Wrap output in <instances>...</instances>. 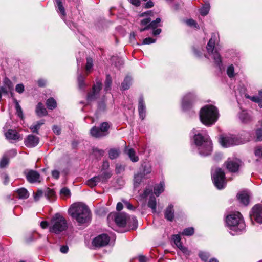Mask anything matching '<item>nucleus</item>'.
<instances>
[{
  "instance_id": "obj_2",
  "label": "nucleus",
  "mask_w": 262,
  "mask_h": 262,
  "mask_svg": "<svg viewBox=\"0 0 262 262\" xmlns=\"http://www.w3.org/2000/svg\"><path fill=\"white\" fill-rule=\"evenodd\" d=\"M68 212L79 225L88 223L91 220L90 210L86 205L81 203L73 204L69 208Z\"/></svg>"
},
{
  "instance_id": "obj_35",
  "label": "nucleus",
  "mask_w": 262,
  "mask_h": 262,
  "mask_svg": "<svg viewBox=\"0 0 262 262\" xmlns=\"http://www.w3.org/2000/svg\"><path fill=\"white\" fill-rule=\"evenodd\" d=\"M101 183H105L107 180L111 177L112 173L109 171H104L102 174L99 175Z\"/></svg>"
},
{
  "instance_id": "obj_55",
  "label": "nucleus",
  "mask_w": 262,
  "mask_h": 262,
  "mask_svg": "<svg viewBox=\"0 0 262 262\" xmlns=\"http://www.w3.org/2000/svg\"><path fill=\"white\" fill-rule=\"evenodd\" d=\"M93 153L96 156L101 157L103 155L104 151L102 149L95 148L93 149Z\"/></svg>"
},
{
  "instance_id": "obj_53",
  "label": "nucleus",
  "mask_w": 262,
  "mask_h": 262,
  "mask_svg": "<svg viewBox=\"0 0 262 262\" xmlns=\"http://www.w3.org/2000/svg\"><path fill=\"white\" fill-rule=\"evenodd\" d=\"M256 140L257 141H262V129L259 128L256 130Z\"/></svg>"
},
{
  "instance_id": "obj_28",
  "label": "nucleus",
  "mask_w": 262,
  "mask_h": 262,
  "mask_svg": "<svg viewBox=\"0 0 262 262\" xmlns=\"http://www.w3.org/2000/svg\"><path fill=\"white\" fill-rule=\"evenodd\" d=\"M164 182H160L159 184L156 185L154 187V193L158 196L164 190Z\"/></svg>"
},
{
  "instance_id": "obj_32",
  "label": "nucleus",
  "mask_w": 262,
  "mask_h": 262,
  "mask_svg": "<svg viewBox=\"0 0 262 262\" xmlns=\"http://www.w3.org/2000/svg\"><path fill=\"white\" fill-rule=\"evenodd\" d=\"M17 193L18 198L21 199H27L29 196V194L27 190L24 188L18 189L17 190Z\"/></svg>"
},
{
  "instance_id": "obj_24",
  "label": "nucleus",
  "mask_w": 262,
  "mask_h": 262,
  "mask_svg": "<svg viewBox=\"0 0 262 262\" xmlns=\"http://www.w3.org/2000/svg\"><path fill=\"white\" fill-rule=\"evenodd\" d=\"M36 113L39 117L45 116L48 114L46 108L44 107L42 103L39 102L36 107Z\"/></svg>"
},
{
  "instance_id": "obj_63",
  "label": "nucleus",
  "mask_w": 262,
  "mask_h": 262,
  "mask_svg": "<svg viewBox=\"0 0 262 262\" xmlns=\"http://www.w3.org/2000/svg\"><path fill=\"white\" fill-rule=\"evenodd\" d=\"M139 262H148L149 258L144 255H139L138 256Z\"/></svg>"
},
{
  "instance_id": "obj_19",
  "label": "nucleus",
  "mask_w": 262,
  "mask_h": 262,
  "mask_svg": "<svg viewBox=\"0 0 262 262\" xmlns=\"http://www.w3.org/2000/svg\"><path fill=\"white\" fill-rule=\"evenodd\" d=\"M6 138L9 140H19L21 139L18 133L15 130L9 129L5 133Z\"/></svg>"
},
{
  "instance_id": "obj_49",
  "label": "nucleus",
  "mask_w": 262,
  "mask_h": 262,
  "mask_svg": "<svg viewBox=\"0 0 262 262\" xmlns=\"http://www.w3.org/2000/svg\"><path fill=\"white\" fill-rule=\"evenodd\" d=\"M194 230L192 227H189L185 229L182 234L186 236H191L194 234Z\"/></svg>"
},
{
  "instance_id": "obj_7",
  "label": "nucleus",
  "mask_w": 262,
  "mask_h": 262,
  "mask_svg": "<svg viewBox=\"0 0 262 262\" xmlns=\"http://www.w3.org/2000/svg\"><path fill=\"white\" fill-rule=\"evenodd\" d=\"M216 37L215 34L213 33L211 35V37L206 46V49L209 56L214 60L215 64L220 68L222 65L221 57L218 51L214 49Z\"/></svg>"
},
{
  "instance_id": "obj_45",
  "label": "nucleus",
  "mask_w": 262,
  "mask_h": 262,
  "mask_svg": "<svg viewBox=\"0 0 262 262\" xmlns=\"http://www.w3.org/2000/svg\"><path fill=\"white\" fill-rule=\"evenodd\" d=\"M160 22L161 19L160 18H157L156 20L150 21V23L148 25L149 29L152 28L155 29L157 28L158 27L160 26Z\"/></svg>"
},
{
  "instance_id": "obj_9",
  "label": "nucleus",
  "mask_w": 262,
  "mask_h": 262,
  "mask_svg": "<svg viewBox=\"0 0 262 262\" xmlns=\"http://www.w3.org/2000/svg\"><path fill=\"white\" fill-rule=\"evenodd\" d=\"M196 96L194 93H187L182 99V108L183 111H187L190 110L196 100Z\"/></svg>"
},
{
  "instance_id": "obj_50",
  "label": "nucleus",
  "mask_w": 262,
  "mask_h": 262,
  "mask_svg": "<svg viewBox=\"0 0 262 262\" xmlns=\"http://www.w3.org/2000/svg\"><path fill=\"white\" fill-rule=\"evenodd\" d=\"M227 74L230 78L234 77V68L233 65L229 66L227 69Z\"/></svg>"
},
{
  "instance_id": "obj_33",
  "label": "nucleus",
  "mask_w": 262,
  "mask_h": 262,
  "mask_svg": "<svg viewBox=\"0 0 262 262\" xmlns=\"http://www.w3.org/2000/svg\"><path fill=\"white\" fill-rule=\"evenodd\" d=\"M142 166L143 168V172L142 173L145 177V176L151 173L152 171L151 165L149 163L144 162Z\"/></svg>"
},
{
  "instance_id": "obj_36",
  "label": "nucleus",
  "mask_w": 262,
  "mask_h": 262,
  "mask_svg": "<svg viewBox=\"0 0 262 262\" xmlns=\"http://www.w3.org/2000/svg\"><path fill=\"white\" fill-rule=\"evenodd\" d=\"M47 107L50 110H53L57 107L56 100L53 98H49L46 102Z\"/></svg>"
},
{
  "instance_id": "obj_64",
  "label": "nucleus",
  "mask_w": 262,
  "mask_h": 262,
  "mask_svg": "<svg viewBox=\"0 0 262 262\" xmlns=\"http://www.w3.org/2000/svg\"><path fill=\"white\" fill-rule=\"evenodd\" d=\"M152 193V190L150 189H146L143 194H142V196L143 198H146L148 195H149L150 193Z\"/></svg>"
},
{
  "instance_id": "obj_41",
  "label": "nucleus",
  "mask_w": 262,
  "mask_h": 262,
  "mask_svg": "<svg viewBox=\"0 0 262 262\" xmlns=\"http://www.w3.org/2000/svg\"><path fill=\"white\" fill-rule=\"evenodd\" d=\"M112 78L110 75H107L105 81V91H108L111 90L112 84Z\"/></svg>"
},
{
  "instance_id": "obj_61",
  "label": "nucleus",
  "mask_w": 262,
  "mask_h": 262,
  "mask_svg": "<svg viewBox=\"0 0 262 262\" xmlns=\"http://www.w3.org/2000/svg\"><path fill=\"white\" fill-rule=\"evenodd\" d=\"M0 90L2 93H3V94L7 95L8 94L9 92H11L12 91L11 90H9V89L7 88L4 85H3L0 88Z\"/></svg>"
},
{
  "instance_id": "obj_42",
  "label": "nucleus",
  "mask_w": 262,
  "mask_h": 262,
  "mask_svg": "<svg viewBox=\"0 0 262 262\" xmlns=\"http://www.w3.org/2000/svg\"><path fill=\"white\" fill-rule=\"evenodd\" d=\"M15 107L16 110V114L17 116L21 118V119H23L24 118V115L23 113V110L21 108V106L18 103V102L17 100H15Z\"/></svg>"
},
{
  "instance_id": "obj_8",
  "label": "nucleus",
  "mask_w": 262,
  "mask_h": 262,
  "mask_svg": "<svg viewBox=\"0 0 262 262\" xmlns=\"http://www.w3.org/2000/svg\"><path fill=\"white\" fill-rule=\"evenodd\" d=\"M211 177L215 186L218 189H223L226 186L225 174L220 168L212 169Z\"/></svg>"
},
{
  "instance_id": "obj_31",
  "label": "nucleus",
  "mask_w": 262,
  "mask_h": 262,
  "mask_svg": "<svg viewBox=\"0 0 262 262\" xmlns=\"http://www.w3.org/2000/svg\"><path fill=\"white\" fill-rule=\"evenodd\" d=\"M157 202L156 198L154 196H151L148 202V206L151 209L153 213H156Z\"/></svg>"
},
{
  "instance_id": "obj_38",
  "label": "nucleus",
  "mask_w": 262,
  "mask_h": 262,
  "mask_svg": "<svg viewBox=\"0 0 262 262\" xmlns=\"http://www.w3.org/2000/svg\"><path fill=\"white\" fill-rule=\"evenodd\" d=\"M45 195L49 201H52L54 200L55 193L53 190L47 188L45 191Z\"/></svg>"
},
{
  "instance_id": "obj_39",
  "label": "nucleus",
  "mask_w": 262,
  "mask_h": 262,
  "mask_svg": "<svg viewBox=\"0 0 262 262\" xmlns=\"http://www.w3.org/2000/svg\"><path fill=\"white\" fill-rule=\"evenodd\" d=\"M172 240L173 241L174 244L179 249L183 246L181 240V237L179 234L173 235Z\"/></svg>"
},
{
  "instance_id": "obj_57",
  "label": "nucleus",
  "mask_w": 262,
  "mask_h": 262,
  "mask_svg": "<svg viewBox=\"0 0 262 262\" xmlns=\"http://www.w3.org/2000/svg\"><path fill=\"white\" fill-rule=\"evenodd\" d=\"M156 39L151 37H147L145 38L142 42L143 45H148L154 43L156 42Z\"/></svg>"
},
{
  "instance_id": "obj_11",
  "label": "nucleus",
  "mask_w": 262,
  "mask_h": 262,
  "mask_svg": "<svg viewBox=\"0 0 262 262\" xmlns=\"http://www.w3.org/2000/svg\"><path fill=\"white\" fill-rule=\"evenodd\" d=\"M108 217L109 219H114L116 224L120 227L125 226L128 219L127 214L123 212L110 214Z\"/></svg>"
},
{
  "instance_id": "obj_56",
  "label": "nucleus",
  "mask_w": 262,
  "mask_h": 262,
  "mask_svg": "<svg viewBox=\"0 0 262 262\" xmlns=\"http://www.w3.org/2000/svg\"><path fill=\"white\" fill-rule=\"evenodd\" d=\"M186 23L187 25H188L190 27H194L196 28H199V26L197 25V23L193 19H188L186 21Z\"/></svg>"
},
{
  "instance_id": "obj_47",
  "label": "nucleus",
  "mask_w": 262,
  "mask_h": 262,
  "mask_svg": "<svg viewBox=\"0 0 262 262\" xmlns=\"http://www.w3.org/2000/svg\"><path fill=\"white\" fill-rule=\"evenodd\" d=\"M144 177H145L142 173H139L135 174L134 179L135 185L139 184L142 181L143 178Z\"/></svg>"
},
{
  "instance_id": "obj_12",
  "label": "nucleus",
  "mask_w": 262,
  "mask_h": 262,
  "mask_svg": "<svg viewBox=\"0 0 262 262\" xmlns=\"http://www.w3.org/2000/svg\"><path fill=\"white\" fill-rule=\"evenodd\" d=\"M241 161L237 158H229L226 163L227 168L231 172H235L238 170L241 165Z\"/></svg>"
},
{
  "instance_id": "obj_16",
  "label": "nucleus",
  "mask_w": 262,
  "mask_h": 262,
  "mask_svg": "<svg viewBox=\"0 0 262 262\" xmlns=\"http://www.w3.org/2000/svg\"><path fill=\"white\" fill-rule=\"evenodd\" d=\"M102 82L101 81H97L96 83L93 86L92 92L89 93L87 96V99L89 101L93 100L96 99L99 94L100 91L102 89Z\"/></svg>"
},
{
  "instance_id": "obj_59",
  "label": "nucleus",
  "mask_w": 262,
  "mask_h": 262,
  "mask_svg": "<svg viewBox=\"0 0 262 262\" xmlns=\"http://www.w3.org/2000/svg\"><path fill=\"white\" fill-rule=\"evenodd\" d=\"M186 255L189 256L191 254V251L187 247L183 246L179 249Z\"/></svg>"
},
{
  "instance_id": "obj_18",
  "label": "nucleus",
  "mask_w": 262,
  "mask_h": 262,
  "mask_svg": "<svg viewBox=\"0 0 262 262\" xmlns=\"http://www.w3.org/2000/svg\"><path fill=\"white\" fill-rule=\"evenodd\" d=\"M138 112L140 118L143 120L146 117V106L144 98L141 96L138 100Z\"/></svg>"
},
{
  "instance_id": "obj_26",
  "label": "nucleus",
  "mask_w": 262,
  "mask_h": 262,
  "mask_svg": "<svg viewBox=\"0 0 262 262\" xmlns=\"http://www.w3.org/2000/svg\"><path fill=\"white\" fill-rule=\"evenodd\" d=\"M55 2L58 8L57 12L60 13L62 19H63V17L66 16V13L63 6L62 2L61 0H55Z\"/></svg>"
},
{
  "instance_id": "obj_15",
  "label": "nucleus",
  "mask_w": 262,
  "mask_h": 262,
  "mask_svg": "<svg viewBox=\"0 0 262 262\" xmlns=\"http://www.w3.org/2000/svg\"><path fill=\"white\" fill-rule=\"evenodd\" d=\"M25 174L27 181L30 183L40 182V177L39 173L33 170H27Z\"/></svg>"
},
{
  "instance_id": "obj_17",
  "label": "nucleus",
  "mask_w": 262,
  "mask_h": 262,
  "mask_svg": "<svg viewBox=\"0 0 262 262\" xmlns=\"http://www.w3.org/2000/svg\"><path fill=\"white\" fill-rule=\"evenodd\" d=\"M39 141V138L33 135H29L24 140L25 145L29 148L36 146Z\"/></svg>"
},
{
  "instance_id": "obj_4",
  "label": "nucleus",
  "mask_w": 262,
  "mask_h": 262,
  "mask_svg": "<svg viewBox=\"0 0 262 262\" xmlns=\"http://www.w3.org/2000/svg\"><path fill=\"white\" fill-rule=\"evenodd\" d=\"M219 116L218 109L213 105H206L200 111V121L206 126H210L215 124Z\"/></svg>"
},
{
  "instance_id": "obj_48",
  "label": "nucleus",
  "mask_w": 262,
  "mask_h": 262,
  "mask_svg": "<svg viewBox=\"0 0 262 262\" xmlns=\"http://www.w3.org/2000/svg\"><path fill=\"white\" fill-rule=\"evenodd\" d=\"M84 80V77L81 74H79L78 76L77 80L78 82V86L80 89H83L85 86Z\"/></svg>"
},
{
  "instance_id": "obj_34",
  "label": "nucleus",
  "mask_w": 262,
  "mask_h": 262,
  "mask_svg": "<svg viewBox=\"0 0 262 262\" xmlns=\"http://www.w3.org/2000/svg\"><path fill=\"white\" fill-rule=\"evenodd\" d=\"M239 119L244 123H247L251 120V117L247 111H242L239 114Z\"/></svg>"
},
{
  "instance_id": "obj_27",
  "label": "nucleus",
  "mask_w": 262,
  "mask_h": 262,
  "mask_svg": "<svg viewBox=\"0 0 262 262\" xmlns=\"http://www.w3.org/2000/svg\"><path fill=\"white\" fill-rule=\"evenodd\" d=\"M204 5L200 9V14L203 16L206 15L208 13L210 9V5L209 3L207 1L203 0Z\"/></svg>"
},
{
  "instance_id": "obj_52",
  "label": "nucleus",
  "mask_w": 262,
  "mask_h": 262,
  "mask_svg": "<svg viewBox=\"0 0 262 262\" xmlns=\"http://www.w3.org/2000/svg\"><path fill=\"white\" fill-rule=\"evenodd\" d=\"M17 151L15 149H11L7 151L6 154H4V155L6 156L9 159L10 158L15 157Z\"/></svg>"
},
{
  "instance_id": "obj_25",
  "label": "nucleus",
  "mask_w": 262,
  "mask_h": 262,
  "mask_svg": "<svg viewBox=\"0 0 262 262\" xmlns=\"http://www.w3.org/2000/svg\"><path fill=\"white\" fill-rule=\"evenodd\" d=\"M100 182H101V180L99 175H98L88 180L86 184L92 188L96 186Z\"/></svg>"
},
{
  "instance_id": "obj_46",
  "label": "nucleus",
  "mask_w": 262,
  "mask_h": 262,
  "mask_svg": "<svg viewBox=\"0 0 262 262\" xmlns=\"http://www.w3.org/2000/svg\"><path fill=\"white\" fill-rule=\"evenodd\" d=\"M93 67V61L90 57L86 58V63L85 66L86 72L88 73Z\"/></svg>"
},
{
  "instance_id": "obj_13",
  "label": "nucleus",
  "mask_w": 262,
  "mask_h": 262,
  "mask_svg": "<svg viewBox=\"0 0 262 262\" xmlns=\"http://www.w3.org/2000/svg\"><path fill=\"white\" fill-rule=\"evenodd\" d=\"M110 240V238L108 235L106 234H102L94 239L93 244L95 247H103L108 244Z\"/></svg>"
},
{
  "instance_id": "obj_40",
  "label": "nucleus",
  "mask_w": 262,
  "mask_h": 262,
  "mask_svg": "<svg viewBox=\"0 0 262 262\" xmlns=\"http://www.w3.org/2000/svg\"><path fill=\"white\" fill-rule=\"evenodd\" d=\"M198 255L201 259L205 262H206L210 257V254L209 252L204 251H200Z\"/></svg>"
},
{
  "instance_id": "obj_44",
  "label": "nucleus",
  "mask_w": 262,
  "mask_h": 262,
  "mask_svg": "<svg viewBox=\"0 0 262 262\" xmlns=\"http://www.w3.org/2000/svg\"><path fill=\"white\" fill-rule=\"evenodd\" d=\"M9 162V158L4 155L2 158L0 160V168H3L8 165Z\"/></svg>"
},
{
  "instance_id": "obj_43",
  "label": "nucleus",
  "mask_w": 262,
  "mask_h": 262,
  "mask_svg": "<svg viewBox=\"0 0 262 262\" xmlns=\"http://www.w3.org/2000/svg\"><path fill=\"white\" fill-rule=\"evenodd\" d=\"M3 85L11 91L13 89V85L11 81L7 77H5L3 80Z\"/></svg>"
},
{
  "instance_id": "obj_60",
  "label": "nucleus",
  "mask_w": 262,
  "mask_h": 262,
  "mask_svg": "<svg viewBox=\"0 0 262 262\" xmlns=\"http://www.w3.org/2000/svg\"><path fill=\"white\" fill-rule=\"evenodd\" d=\"M60 194L64 196H69L70 195V191L67 188H63L60 190Z\"/></svg>"
},
{
  "instance_id": "obj_5",
  "label": "nucleus",
  "mask_w": 262,
  "mask_h": 262,
  "mask_svg": "<svg viewBox=\"0 0 262 262\" xmlns=\"http://www.w3.org/2000/svg\"><path fill=\"white\" fill-rule=\"evenodd\" d=\"M68 225L64 217L59 213H56L51 220L49 232L55 234H60L66 231Z\"/></svg>"
},
{
  "instance_id": "obj_21",
  "label": "nucleus",
  "mask_w": 262,
  "mask_h": 262,
  "mask_svg": "<svg viewBox=\"0 0 262 262\" xmlns=\"http://www.w3.org/2000/svg\"><path fill=\"white\" fill-rule=\"evenodd\" d=\"M124 152L128 156L133 162H137L139 161V157L136 155L134 149L126 147L124 149Z\"/></svg>"
},
{
  "instance_id": "obj_54",
  "label": "nucleus",
  "mask_w": 262,
  "mask_h": 262,
  "mask_svg": "<svg viewBox=\"0 0 262 262\" xmlns=\"http://www.w3.org/2000/svg\"><path fill=\"white\" fill-rule=\"evenodd\" d=\"M1 178L3 179V182L5 185H7L9 182V177L8 174L5 172L1 174Z\"/></svg>"
},
{
  "instance_id": "obj_22",
  "label": "nucleus",
  "mask_w": 262,
  "mask_h": 262,
  "mask_svg": "<svg viewBox=\"0 0 262 262\" xmlns=\"http://www.w3.org/2000/svg\"><path fill=\"white\" fill-rule=\"evenodd\" d=\"M165 218L168 221H171L174 217L173 206L172 204L168 205L164 213Z\"/></svg>"
},
{
  "instance_id": "obj_3",
  "label": "nucleus",
  "mask_w": 262,
  "mask_h": 262,
  "mask_svg": "<svg viewBox=\"0 0 262 262\" xmlns=\"http://www.w3.org/2000/svg\"><path fill=\"white\" fill-rule=\"evenodd\" d=\"M226 223L230 230V233L232 235L245 231L246 225L242 214L239 212H234L227 215Z\"/></svg>"
},
{
  "instance_id": "obj_23",
  "label": "nucleus",
  "mask_w": 262,
  "mask_h": 262,
  "mask_svg": "<svg viewBox=\"0 0 262 262\" xmlns=\"http://www.w3.org/2000/svg\"><path fill=\"white\" fill-rule=\"evenodd\" d=\"M245 97L252 101L257 103L259 106L262 107V91H259L258 96L251 97L248 95L246 94Z\"/></svg>"
},
{
  "instance_id": "obj_1",
  "label": "nucleus",
  "mask_w": 262,
  "mask_h": 262,
  "mask_svg": "<svg viewBox=\"0 0 262 262\" xmlns=\"http://www.w3.org/2000/svg\"><path fill=\"white\" fill-rule=\"evenodd\" d=\"M192 132L194 134L192 140L193 144H192L193 151L202 156L210 155L212 152L213 146L207 132L205 130L198 132L195 129H193Z\"/></svg>"
},
{
  "instance_id": "obj_6",
  "label": "nucleus",
  "mask_w": 262,
  "mask_h": 262,
  "mask_svg": "<svg viewBox=\"0 0 262 262\" xmlns=\"http://www.w3.org/2000/svg\"><path fill=\"white\" fill-rule=\"evenodd\" d=\"M248 140V138L244 139L242 138L241 136L231 134L222 135L219 138V142L224 147H229L244 144Z\"/></svg>"
},
{
  "instance_id": "obj_58",
  "label": "nucleus",
  "mask_w": 262,
  "mask_h": 262,
  "mask_svg": "<svg viewBox=\"0 0 262 262\" xmlns=\"http://www.w3.org/2000/svg\"><path fill=\"white\" fill-rule=\"evenodd\" d=\"M15 90L17 93L19 94L23 93L24 91V85L21 83L17 84L15 87Z\"/></svg>"
},
{
  "instance_id": "obj_10",
  "label": "nucleus",
  "mask_w": 262,
  "mask_h": 262,
  "mask_svg": "<svg viewBox=\"0 0 262 262\" xmlns=\"http://www.w3.org/2000/svg\"><path fill=\"white\" fill-rule=\"evenodd\" d=\"M109 126L107 123L103 122L101 124L100 127H93L90 131L92 136L96 138L102 137L107 134Z\"/></svg>"
},
{
  "instance_id": "obj_62",
  "label": "nucleus",
  "mask_w": 262,
  "mask_h": 262,
  "mask_svg": "<svg viewBox=\"0 0 262 262\" xmlns=\"http://www.w3.org/2000/svg\"><path fill=\"white\" fill-rule=\"evenodd\" d=\"M52 130L57 135H59L61 134V128L57 125H54L52 127Z\"/></svg>"
},
{
  "instance_id": "obj_14",
  "label": "nucleus",
  "mask_w": 262,
  "mask_h": 262,
  "mask_svg": "<svg viewBox=\"0 0 262 262\" xmlns=\"http://www.w3.org/2000/svg\"><path fill=\"white\" fill-rule=\"evenodd\" d=\"M251 216L258 223H262V205H255L252 209Z\"/></svg>"
},
{
  "instance_id": "obj_37",
  "label": "nucleus",
  "mask_w": 262,
  "mask_h": 262,
  "mask_svg": "<svg viewBox=\"0 0 262 262\" xmlns=\"http://www.w3.org/2000/svg\"><path fill=\"white\" fill-rule=\"evenodd\" d=\"M120 154V150L118 149L112 148L108 151L109 158L111 160L116 159Z\"/></svg>"
},
{
  "instance_id": "obj_20",
  "label": "nucleus",
  "mask_w": 262,
  "mask_h": 262,
  "mask_svg": "<svg viewBox=\"0 0 262 262\" xmlns=\"http://www.w3.org/2000/svg\"><path fill=\"white\" fill-rule=\"evenodd\" d=\"M237 196L240 202L243 205H247L249 204L250 194L248 192H241L237 194Z\"/></svg>"
},
{
  "instance_id": "obj_51",
  "label": "nucleus",
  "mask_w": 262,
  "mask_h": 262,
  "mask_svg": "<svg viewBox=\"0 0 262 262\" xmlns=\"http://www.w3.org/2000/svg\"><path fill=\"white\" fill-rule=\"evenodd\" d=\"M254 154L256 157L258 158H262V147L258 146L255 147L254 149Z\"/></svg>"
},
{
  "instance_id": "obj_30",
  "label": "nucleus",
  "mask_w": 262,
  "mask_h": 262,
  "mask_svg": "<svg viewBox=\"0 0 262 262\" xmlns=\"http://www.w3.org/2000/svg\"><path fill=\"white\" fill-rule=\"evenodd\" d=\"M132 78L130 76H126L121 84V89L126 90L129 88L132 83Z\"/></svg>"
},
{
  "instance_id": "obj_29",
  "label": "nucleus",
  "mask_w": 262,
  "mask_h": 262,
  "mask_svg": "<svg viewBox=\"0 0 262 262\" xmlns=\"http://www.w3.org/2000/svg\"><path fill=\"white\" fill-rule=\"evenodd\" d=\"M44 123H45V120H40L39 121L36 122V123H35L33 125H32L30 127V129L31 130V131L33 133L38 134V129L40 128V126L44 124Z\"/></svg>"
}]
</instances>
